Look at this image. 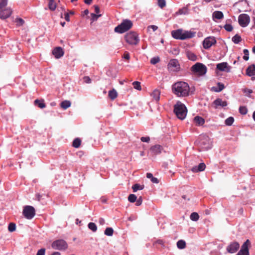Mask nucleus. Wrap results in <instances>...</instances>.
<instances>
[{
  "mask_svg": "<svg viewBox=\"0 0 255 255\" xmlns=\"http://www.w3.org/2000/svg\"><path fill=\"white\" fill-rule=\"evenodd\" d=\"M172 90L174 94L179 97L188 96L190 94V87L188 84L184 82H177L172 86Z\"/></svg>",
  "mask_w": 255,
  "mask_h": 255,
  "instance_id": "nucleus-1",
  "label": "nucleus"
},
{
  "mask_svg": "<svg viewBox=\"0 0 255 255\" xmlns=\"http://www.w3.org/2000/svg\"><path fill=\"white\" fill-rule=\"evenodd\" d=\"M195 32L183 30L181 29L173 30L171 32V34L173 38L180 40L194 37L195 36Z\"/></svg>",
  "mask_w": 255,
  "mask_h": 255,
  "instance_id": "nucleus-2",
  "label": "nucleus"
},
{
  "mask_svg": "<svg viewBox=\"0 0 255 255\" xmlns=\"http://www.w3.org/2000/svg\"><path fill=\"white\" fill-rule=\"evenodd\" d=\"M174 113L178 119L182 120L186 117L187 109L184 104L178 101L174 106Z\"/></svg>",
  "mask_w": 255,
  "mask_h": 255,
  "instance_id": "nucleus-3",
  "label": "nucleus"
},
{
  "mask_svg": "<svg viewBox=\"0 0 255 255\" xmlns=\"http://www.w3.org/2000/svg\"><path fill=\"white\" fill-rule=\"evenodd\" d=\"M132 26V23L131 20L125 19L123 21L121 24L119 25L115 28L116 32L123 33L129 30Z\"/></svg>",
  "mask_w": 255,
  "mask_h": 255,
  "instance_id": "nucleus-4",
  "label": "nucleus"
},
{
  "mask_svg": "<svg viewBox=\"0 0 255 255\" xmlns=\"http://www.w3.org/2000/svg\"><path fill=\"white\" fill-rule=\"evenodd\" d=\"M192 72L198 75L202 76L207 72V67L204 64L200 63H197L191 68Z\"/></svg>",
  "mask_w": 255,
  "mask_h": 255,
  "instance_id": "nucleus-5",
  "label": "nucleus"
},
{
  "mask_svg": "<svg viewBox=\"0 0 255 255\" xmlns=\"http://www.w3.org/2000/svg\"><path fill=\"white\" fill-rule=\"evenodd\" d=\"M125 37L127 42L129 44L136 45L139 41L136 33L132 31L127 33Z\"/></svg>",
  "mask_w": 255,
  "mask_h": 255,
  "instance_id": "nucleus-6",
  "label": "nucleus"
},
{
  "mask_svg": "<svg viewBox=\"0 0 255 255\" xmlns=\"http://www.w3.org/2000/svg\"><path fill=\"white\" fill-rule=\"evenodd\" d=\"M35 214L34 208L31 206H26L23 210V216L27 219H32Z\"/></svg>",
  "mask_w": 255,
  "mask_h": 255,
  "instance_id": "nucleus-7",
  "label": "nucleus"
},
{
  "mask_svg": "<svg viewBox=\"0 0 255 255\" xmlns=\"http://www.w3.org/2000/svg\"><path fill=\"white\" fill-rule=\"evenodd\" d=\"M67 247V243L63 240L55 241L52 244V248L55 250H65Z\"/></svg>",
  "mask_w": 255,
  "mask_h": 255,
  "instance_id": "nucleus-8",
  "label": "nucleus"
},
{
  "mask_svg": "<svg viewBox=\"0 0 255 255\" xmlns=\"http://www.w3.org/2000/svg\"><path fill=\"white\" fill-rule=\"evenodd\" d=\"M201 139V146L203 150H208L211 148L212 145L211 140L208 136H202Z\"/></svg>",
  "mask_w": 255,
  "mask_h": 255,
  "instance_id": "nucleus-9",
  "label": "nucleus"
},
{
  "mask_svg": "<svg viewBox=\"0 0 255 255\" xmlns=\"http://www.w3.org/2000/svg\"><path fill=\"white\" fill-rule=\"evenodd\" d=\"M238 21L241 26L246 27L250 21V18L247 14H241L239 16Z\"/></svg>",
  "mask_w": 255,
  "mask_h": 255,
  "instance_id": "nucleus-10",
  "label": "nucleus"
},
{
  "mask_svg": "<svg viewBox=\"0 0 255 255\" xmlns=\"http://www.w3.org/2000/svg\"><path fill=\"white\" fill-rule=\"evenodd\" d=\"M216 69L221 72L229 73L231 71V67L227 62H222L217 64Z\"/></svg>",
  "mask_w": 255,
  "mask_h": 255,
  "instance_id": "nucleus-11",
  "label": "nucleus"
},
{
  "mask_svg": "<svg viewBox=\"0 0 255 255\" xmlns=\"http://www.w3.org/2000/svg\"><path fill=\"white\" fill-rule=\"evenodd\" d=\"M216 42V40L214 37H208L204 40L203 46L205 49H208L215 44Z\"/></svg>",
  "mask_w": 255,
  "mask_h": 255,
  "instance_id": "nucleus-12",
  "label": "nucleus"
},
{
  "mask_svg": "<svg viewBox=\"0 0 255 255\" xmlns=\"http://www.w3.org/2000/svg\"><path fill=\"white\" fill-rule=\"evenodd\" d=\"M250 244V241L247 240L242 245L241 250L237 255H249V247Z\"/></svg>",
  "mask_w": 255,
  "mask_h": 255,
  "instance_id": "nucleus-13",
  "label": "nucleus"
},
{
  "mask_svg": "<svg viewBox=\"0 0 255 255\" xmlns=\"http://www.w3.org/2000/svg\"><path fill=\"white\" fill-rule=\"evenodd\" d=\"M0 18L1 19H5L8 18L12 14V10L10 7L4 9H0Z\"/></svg>",
  "mask_w": 255,
  "mask_h": 255,
  "instance_id": "nucleus-14",
  "label": "nucleus"
},
{
  "mask_svg": "<svg viewBox=\"0 0 255 255\" xmlns=\"http://www.w3.org/2000/svg\"><path fill=\"white\" fill-rule=\"evenodd\" d=\"M179 63L177 60L172 59L170 61L168 64V68L172 71H176L179 69Z\"/></svg>",
  "mask_w": 255,
  "mask_h": 255,
  "instance_id": "nucleus-15",
  "label": "nucleus"
},
{
  "mask_svg": "<svg viewBox=\"0 0 255 255\" xmlns=\"http://www.w3.org/2000/svg\"><path fill=\"white\" fill-rule=\"evenodd\" d=\"M240 247V245L237 242H234L231 244L227 247V251L230 253H234L237 251Z\"/></svg>",
  "mask_w": 255,
  "mask_h": 255,
  "instance_id": "nucleus-16",
  "label": "nucleus"
},
{
  "mask_svg": "<svg viewBox=\"0 0 255 255\" xmlns=\"http://www.w3.org/2000/svg\"><path fill=\"white\" fill-rule=\"evenodd\" d=\"M52 54L57 59L61 57L64 54V51L61 47H57L53 49Z\"/></svg>",
  "mask_w": 255,
  "mask_h": 255,
  "instance_id": "nucleus-17",
  "label": "nucleus"
},
{
  "mask_svg": "<svg viewBox=\"0 0 255 255\" xmlns=\"http://www.w3.org/2000/svg\"><path fill=\"white\" fill-rule=\"evenodd\" d=\"M162 147L160 145H155L152 146L150 149V151L153 155L159 154L161 152Z\"/></svg>",
  "mask_w": 255,
  "mask_h": 255,
  "instance_id": "nucleus-18",
  "label": "nucleus"
},
{
  "mask_svg": "<svg viewBox=\"0 0 255 255\" xmlns=\"http://www.w3.org/2000/svg\"><path fill=\"white\" fill-rule=\"evenodd\" d=\"M214 104L215 105L216 108H218L219 107H225L227 106V102L225 101H223L221 99H217L214 101Z\"/></svg>",
  "mask_w": 255,
  "mask_h": 255,
  "instance_id": "nucleus-19",
  "label": "nucleus"
},
{
  "mask_svg": "<svg viewBox=\"0 0 255 255\" xmlns=\"http://www.w3.org/2000/svg\"><path fill=\"white\" fill-rule=\"evenodd\" d=\"M206 168V165L204 163H201L198 166H195L192 168L191 170L193 172L196 173L199 171H203Z\"/></svg>",
  "mask_w": 255,
  "mask_h": 255,
  "instance_id": "nucleus-20",
  "label": "nucleus"
},
{
  "mask_svg": "<svg viewBox=\"0 0 255 255\" xmlns=\"http://www.w3.org/2000/svg\"><path fill=\"white\" fill-rule=\"evenodd\" d=\"M246 74L249 76L255 75V65L253 64L248 67L246 70Z\"/></svg>",
  "mask_w": 255,
  "mask_h": 255,
  "instance_id": "nucleus-21",
  "label": "nucleus"
},
{
  "mask_svg": "<svg viewBox=\"0 0 255 255\" xmlns=\"http://www.w3.org/2000/svg\"><path fill=\"white\" fill-rule=\"evenodd\" d=\"M194 122L196 125L200 126H202L204 124L205 120L203 118L200 116H196L194 118Z\"/></svg>",
  "mask_w": 255,
  "mask_h": 255,
  "instance_id": "nucleus-22",
  "label": "nucleus"
},
{
  "mask_svg": "<svg viewBox=\"0 0 255 255\" xmlns=\"http://www.w3.org/2000/svg\"><path fill=\"white\" fill-rule=\"evenodd\" d=\"M223 12L220 11H215L213 13V18L214 20L215 19H221L223 17Z\"/></svg>",
  "mask_w": 255,
  "mask_h": 255,
  "instance_id": "nucleus-23",
  "label": "nucleus"
},
{
  "mask_svg": "<svg viewBox=\"0 0 255 255\" xmlns=\"http://www.w3.org/2000/svg\"><path fill=\"white\" fill-rule=\"evenodd\" d=\"M160 92L158 90H154L151 94L152 98L156 101H158L160 99Z\"/></svg>",
  "mask_w": 255,
  "mask_h": 255,
  "instance_id": "nucleus-24",
  "label": "nucleus"
},
{
  "mask_svg": "<svg viewBox=\"0 0 255 255\" xmlns=\"http://www.w3.org/2000/svg\"><path fill=\"white\" fill-rule=\"evenodd\" d=\"M225 87L223 84L221 83H218L217 84V87H213L212 89L213 91L216 92H219L222 91L224 89Z\"/></svg>",
  "mask_w": 255,
  "mask_h": 255,
  "instance_id": "nucleus-25",
  "label": "nucleus"
},
{
  "mask_svg": "<svg viewBox=\"0 0 255 255\" xmlns=\"http://www.w3.org/2000/svg\"><path fill=\"white\" fill-rule=\"evenodd\" d=\"M146 177L147 178H149V179H150L151 182L153 183H159V180L158 179L156 178V177H154L152 175V174L150 173H147V174H146Z\"/></svg>",
  "mask_w": 255,
  "mask_h": 255,
  "instance_id": "nucleus-26",
  "label": "nucleus"
},
{
  "mask_svg": "<svg viewBox=\"0 0 255 255\" xmlns=\"http://www.w3.org/2000/svg\"><path fill=\"white\" fill-rule=\"evenodd\" d=\"M108 95L110 98L112 100H114L118 96L117 92L115 89L110 91Z\"/></svg>",
  "mask_w": 255,
  "mask_h": 255,
  "instance_id": "nucleus-27",
  "label": "nucleus"
},
{
  "mask_svg": "<svg viewBox=\"0 0 255 255\" xmlns=\"http://www.w3.org/2000/svg\"><path fill=\"white\" fill-rule=\"evenodd\" d=\"M71 106V102L69 101L65 100L61 103V107L63 109H67Z\"/></svg>",
  "mask_w": 255,
  "mask_h": 255,
  "instance_id": "nucleus-28",
  "label": "nucleus"
},
{
  "mask_svg": "<svg viewBox=\"0 0 255 255\" xmlns=\"http://www.w3.org/2000/svg\"><path fill=\"white\" fill-rule=\"evenodd\" d=\"M187 56L188 57V59L192 60V61H195L197 59L196 56L195 54H194L193 52L190 51H187L186 52Z\"/></svg>",
  "mask_w": 255,
  "mask_h": 255,
  "instance_id": "nucleus-29",
  "label": "nucleus"
},
{
  "mask_svg": "<svg viewBox=\"0 0 255 255\" xmlns=\"http://www.w3.org/2000/svg\"><path fill=\"white\" fill-rule=\"evenodd\" d=\"M177 246L179 249H183L186 247V243L183 240H179L177 243Z\"/></svg>",
  "mask_w": 255,
  "mask_h": 255,
  "instance_id": "nucleus-30",
  "label": "nucleus"
},
{
  "mask_svg": "<svg viewBox=\"0 0 255 255\" xmlns=\"http://www.w3.org/2000/svg\"><path fill=\"white\" fill-rule=\"evenodd\" d=\"M143 188H144L143 185H140L138 184H134L132 187V189L134 192H136L137 190H142L143 189Z\"/></svg>",
  "mask_w": 255,
  "mask_h": 255,
  "instance_id": "nucleus-31",
  "label": "nucleus"
},
{
  "mask_svg": "<svg viewBox=\"0 0 255 255\" xmlns=\"http://www.w3.org/2000/svg\"><path fill=\"white\" fill-rule=\"evenodd\" d=\"M49 8L51 10H54L56 7V4L54 0H50L48 4Z\"/></svg>",
  "mask_w": 255,
  "mask_h": 255,
  "instance_id": "nucleus-32",
  "label": "nucleus"
},
{
  "mask_svg": "<svg viewBox=\"0 0 255 255\" xmlns=\"http://www.w3.org/2000/svg\"><path fill=\"white\" fill-rule=\"evenodd\" d=\"M81 140L79 138H77L74 140L72 145L74 147L78 148L81 144Z\"/></svg>",
  "mask_w": 255,
  "mask_h": 255,
  "instance_id": "nucleus-33",
  "label": "nucleus"
},
{
  "mask_svg": "<svg viewBox=\"0 0 255 255\" xmlns=\"http://www.w3.org/2000/svg\"><path fill=\"white\" fill-rule=\"evenodd\" d=\"M199 218L198 213L196 212L192 213L190 215V219L193 221H197Z\"/></svg>",
  "mask_w": 255,
  "mask_h": 255,
  "instance_id": "nucleus-34",
  "label": "nucleus"
},
{
  "mask_svg": "<svg viewBox=\"0 0 255 255\" xmlns=\"http://www.w3.org/2000/svg\"><path fill=\"white\" fill-rule=\"evenodd\" d=\"M234 122V119L232 117H230L227 118L225 120V124L227 126H231Z\"/></svg>",
  "mask_w": 255,
  "mask_h": 255,
  "instance_id": "nucleus-35",
  "label": "nucleus"
},
{
  "mask_svg": "<svg viewBox=\"0 0 255 255\" xmlns=\"http://www.w3.org/2000/svg\"><path fill=\"white\" fill-rule=\"evenodd\" d=\"M232 41L236 44L239 43L241 41V37L239 35L236 34L233 37Z\"/></svg>",
  "mask_w": 255,
  "mask_h": 255,
  "instance_id": "nucleus-36",
  "label": "nucleus"
},
{
  "mask_svg": "<svg viewBox=\"0 0 255 255\" xmlns=\"http://www.w3.org/2000/svg\"><path fill=\"white\" fill-rule=\"evenodd\" d=\"M113 229L112 228H107L105 231V234L108 236H111L113 234Z\"/></svg>",
  "mask_w": 255,
  "mask_h": 255,
  "instance_id": "nucleus-37",
  "label": "nucleus"
},
{
  "mask_svg": "<svg viewBox=\"0 0 255 255\" xmlns=\"http://www.w3.org/2000/svg\"><path fill=\"white\" fill-rule=\"evenodd\" d=\"M88 228L93 232H96L97 230V228L96 224L92 222L89 223Z\"/></svg>",
  "mask_w": 255,
  "mask_h": 255,
  "instance_id": "nucleus-38",
  "label": "nucleus"
},
{
  "mask_svg": "<svg viewBox=\"0 0 255 255\" xmlns=\"http://www.w3.org/2000/svg\"><path fill=\"white\" fill-rule=\"evenodd\" d=\"M35 103L36 104H37L38 105V106L41 109H42V108H44L45 107V105L43 101H42L36 100L35 101Z\"/></svg>",
  "mask_w": 255,
  "mask_h": 255,
  "instance_id": "nucleus-39",
  "label": "nucleus"
},
{
  "mask_svg": "<svg viewBox=\"0 0 255 255\" xmlns=\"http://www.w3.org/2000/svg\"><path fill=\"white\" fill-rule=\"evenodd\" d=\"M136 199L137 197L134 194H130L128 197V200L131 203L135 202Z\"/></svg>",
  "mask_w": 255,
  "mask_h": 255,
  "instance_id": "nucleus-40",
  "label": "nucleus"
},
{
  "mask_svg": "<svg viewBox=\"0 0 255 255\" xmlns=\"http://www.w3.org/2000/svg\"><path fill=\"white\" fill-rule=\"evenodd\" d=\"M134 89L138 90H141V88L140 86V83L137 81H135L133 82L132 83Z\"/></svg>",
  "mask_w": 255,
  "mask_h": 255,
  "instance_id": "nucleus-41",
  "label": "nucleus"
},
{
  "mask_svg": "<svg viewBox=\"0 0 255 255\" xmlns=\"http://www.w3.org/2000/svg\"><path fill=\"white\" fill-rule=\"evenodd\" d=\"M91 20L93 22V21H96L99 17L101 16L102 15L92 13L91 14Z\"/></svg>",
  "mask_w": 255,
  "mask_h": 255,
  "instance_id": "nucleus-42",
  "label": "nucleus"
},
{
  "mask_svg": "<svg viewBox=\"0 0 255 255\" xmlns=\"http://www.w3.org/2000/svg\"><path fill=\"white\" fill-rule=\"evenodd\" d=\"M15 224L12 223H10L8 227V230L10 232L14 231L15 230Z\"/></svg>",
  "mask_w": 255,
  "mask_h": 255,
  "instance_id": "nucleus-43",
  "label": "nucleus"
},
{
  "mask_svg": "<svg viewBox=\"0 0 255 255\" xmlns=\"http://www.w3.org/2000/svg\"><path fill=\"white\" fill-rule=\"evenodd\" d=\"M244 56L243 57V59L246 60V61H247L249 60V51L248 49H244Z\"/></svg>",
  "mask_w": 255,
  "mask_h": 255,
  "instance_id": "nucleus-44",
  "label": "nucleus"
},
{
  "mask_svg": "<svg viewBox=\"0 0 255 255\" xmlns=\"http://www.w3.org/2000/svg\"><path fill=\"white\" fill-rule=\"evenodd\" d=\"M159 61H160V59L158 57H154L151 59L150 63L154 65V64L157 63L158 62H159Z\"/></svg>",
  "mask_w": 255,
  "mask_h": 255,
  "instance_id": "nucleus-45",
  "label": "nucleus"
},
{
  "mask_svg": "<svg viewBox=\"0 0 255 255\" xmlns=\"http://www.w3.org/2000/svg\"><path fill=\"white\" fill-rule=\"evenodd\" d=\"M239 111L241 114L246 115L248 112V110L245 107H240L239 108Z\"/></svg>",
  "mask_w": 255,
  "mask_h": 255,
  "instance_id": "nucleus-46",
  "label": "nucleus"
},
{
  "mask_svg": "<svg viewBox=\"0 0 255 255\" xmlns=\"http://www.w3.org/2000/svg\"><path fill=\"white\" fill-rule=\"evenodd\" d=\"M158 5L160 8L164 7L166 5V2L165 0H158Z\"/></svg>",
  "mask_w": 255,
  "mask_h": 255,
  "instance_id": "nucleus-47",
  "label": "nucleus"
},
{
  "mask_svg": "<svg viewBox=\"0 0 255 255\" xmlns=\"http://www.w3.org/2000/svg\"><path fill=\"white\" fill-rule=\"evenodd\" d=\"M7 4V0H0V9L5 7Z\"/></svg>",
  "mask_w": 255,
  "mask_h": 255,
  "instance_id": "nucleus-48",
  "label": "nucleus"
},
{
  "mask_svg": "<svg viewBox=\"0 0 255 255\" xmlns=\"http://www.w3.org/2000/svg\"><path fill=\"white\" fill-rule=\"evenodd\" d=\"M24 20L20 18L16 19V22L17 23V25L18 26L22 25L24 23Z\"/></svg>",
  "mask_w": 255,
  "mask_h": 255,
  "instance_id": "nucleus-49",
  "label": "nucleus"
},
{
  "mask_svg": "<svg viewBox=\"0 0 255 255\" xmlns=\"http://www.w3.org/2000/svg\"><path fill=\"white\" fill-rule=\"evenodd\" d=\"M224 28L228 31H231L233 30L232 26L229 24H225Z\"/></svg>",
  "mask_w": 255,
  "mask_h": 255,
  "instance_id": "nucleus-50",
  "label": "nucleus"
},
{
  "mask_svg": "<svg viewBox=\"0 0 255 255\" xmlns=\"http://www.w3.org/2000/svg\"><path fill=\"white\" fill-rule=\"evenodd\" d=\"M45 250L44 249H41L39 250L36 254V255H44Z\"/></svg>",
  "mask_w": 255,
  "mask_h": 255,
  "instance_id": "nucleus-51",
  "label": "nucleus"
},
{
  "mask_svg": "<svg viewBox=\"0 0 255 255\" xmlns=\"http://www.w3.org/2000/svg\"><path fill=\"white\" fill-rule=\"evenodd\" d=\"M140 140L142 142H148L150 140V138L149 136H146V137H141L140 138Z\"/></svg>",
  "mask_w": 255,
  "mask_h": 255,
  "instance_id": "nucleus-52",
  "label": "nucleus"
},
{
  "mask_svg": "<svg viewBox=\"0 0 255 255\" xmlns=\"http://www.w3.org/2000/svg\"><path fill=\"white\" fill-rule=\"evenodd\" d=\"M84 81L86 83H90L91 82V80L88 76H85L83 78Z\"/></svg>",
  "mask_w": 255,
  "mask_h": 255,
  "instance_id": "nucleus-53",
  "label": "nucleus"
},
{
  "mask_svg": "<svg viewBox=\"0 0 255 255\" xmlns=\"http://www.w3.org/2000/svg\"><path fill=\"white\" fill-rule=\"evenodd\" d=\"M150 28L152 29L153 31H155V30H156L157 29L158 27L156 25H150L147 27L148 30H149Z\"/></svg>",
  "mask_w": 255,
  "mask_h": 255,
  "instance_id": "nucleus-54",
  "label": "nucleus"
},
{
  "mask_svg": "<svg viewBox=\"0 0 255 255\" xmlns=\"http://www.w3.org/2000/svg\"><path fill=\"white\" fill-rule=\"evenodd\" d=\"M142 202L141 197H139L137 200H136V205L139 206L141 204Z\"/></svg>",
  "mask_w": 255,
  "mask_h": 255,
  "instance_id": "nucleus-55",
  "label": "nucleus"
},
{
  "mask_svg": "<svg viewBox=\"0 0 255 255\" xmlns=\"http://www.w3.org/2000/svg\"><path fill=\"white\" fill-rule=\"evenodd\" d=\"M95 12L97 14H100V8L98 5H94Z\"/></svg>",
  "mask_w": 255,
  "mask_h": 255,
  "instance_id": "nucleus-56",
  "label": "nucleus"
},
{
  "mask_svg": "<svg viewBox=\"0 0 255 255\" xmlns=\"http://www.w3.org/2000/svg\"><path fill=\"white\" fill-rule=\"evenodd\" d=\"M123 57L126 59L128 60L130 58L129 54L128 52H125Z\"/></svg>",
  "mask_w": 255,
  "mask_h": 255,
  "instance_id": "nucleus-57",
  "label": "nucleus"
},
{
  "mask_svg": "<svg viewBox=\"0 0 255 255\" xmlns=\"http://www.w3.org/2000/svg\"><path fill=\"white\" fill-rule=\"evenodd\" d=\"M99 223L101 225H104L105 223V220L103 218H100L99 220Z\"/></svg>",
  "mask_w": 255,
  "mask_h": 255,
  "instance_id": "nucleus-58",
  "label": "nucleus"
},
{
  "mask_svg": "<svg viewBox=\"0 0 255 255\" xmlns=\"http://www.w3.org/2000/svg\"><path fill=\"white\" fill-rule=\"evenodd\" d=\"M65 19L67 21H70V17H69V13H66L65 14Z\"/></svg>",
  "mask_w": 255,
  "mask_h": 255,
  "instance_id": "nucleus-59",
  "label": "nucleus"
},
{
  "mask_svg": "<svg viewBox=\"0 0 255 255\" xmlns=\"http://www.w3.org/2000/svg\"><path fill=\"white\" fill-rule=\"evenodd\" d=\"M92 1V0H85L84 2L87 4H90Z\"/></svg>",
  "mask_w": 255,
  "mask_h": 255,
  "instance_id": "nucleus-60",
  "label": "nucleus"
},
{
  "mask_svg": "<svg viewBox=\"0 0 255 255\" xmlns=\"http://www.w3.org/2000/svg\"><path fill=\"white\" fill-rule=\"evenodd\" d=\"M51 255H61V254L59 252H54Z\"/></svg>",
  "mask_w": 255,
  "mask_h": 255,
  "instance_id": "nucleus-61",
  "label": "nucleus"
},
{
  "mask_svg": "<svg viewBox=\"0 0 255 255\" xmlns=\"http://www.w3.org/2000/svg\"><path fill=\"white\" fill-rule=\"evenodd\" d=\"M183 9H179L178 12V13L180 14H183Z\"/></svg>",
  "mask_w": 255,
  "mask_h": 255,
  "instance_id": "nucleus-62",
  "label": "nucleus"
},
{
  "mask_svg": "<svg viewBox=\"0 0 255 255\" xmlns=\"http://www.w3.org/2000/svg\"><path fill=\"white\" fill-rule=\"evenodd\" d=\"M84 13L85 14L87 15L89 13V10L88 9H86L84 10Z\"/></svg>",
  "mask_w": 255,
  "mask_h": 255,
  "instance_id": "nucleus-63",
  "label": "nucleus"
},
{
  "mask_svg": "<svg viewBox=\"0 0 255 255\" xmlns=\"http://www.w3.org/2000/svg\"><path fill=\"white\" fill-rule=\"evenodd\" d=\"M253 118L254 119V120H255V111L253 113Z\"/></svg>",
  "mask_w": 255,
  "mask_h": 255,
  "instance_id": "nucleus-64",
  "label": "nucleus"
}]
</instances>
